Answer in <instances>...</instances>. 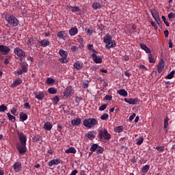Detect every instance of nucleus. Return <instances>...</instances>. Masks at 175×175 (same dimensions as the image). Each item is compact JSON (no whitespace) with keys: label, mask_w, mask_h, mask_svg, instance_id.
<instances>
[{"label":"nucleus","mask_w":175,"mask_h":175,"mask_svg":"<svg viewBox=\"0 0 175 175\" xmlns=\"http://www.w3.org/2000/svg\"><path fill=\"white\" fill-rule=\"evenodd\" d=\"M150 13L154 20H155V21H157V20H159V14H158V11H157V10L155 9L150 10Z\"/></svg>","instance_id":"14"},{"label":"nucleus","mask_w":175,"mask_h":175,"mask_svg":"<svg viewBox=\"0 0 175 175\" xmlns=\"http://www.w3.org/2000/svg\"><path fill=\"white\" fill-rule=\"evenodd\" d=\"M139 47L144 50V51H146V53L147 54H150V53H151V51L150 50V48L148 47L147 45L144 44H139Z\"/></svg>","instance_id":"25"},{"label":"nucleus","mask_w":175,"mask_h":175,"mask_svg":"<svg viewBox=\"0 0 175 175\" xmlns=\"http://www.w3.org/2000/svg\"><path fill=\"white\" fill-rule=\"evenodd\" d=\"M19 117L21 121H27V120H28V115L24 112L21 113Z\"/></svg>","instance_id":"30"},{"label":"nucleus","mask_w":175,"mask_h":175,"mask_svg":"<svg viewBox=\"0 0 175 175\" xmlns=\"http://www.w3.org/2000/svg\"><path fill=\"white\" fill-rule=\"evenodd\" d=\"M85 32L86 33H88V35H92L93 31H92V29H85Z\"/></svg>","instance_id":"54"},{"label":"nucleus","mask_w":175,"mask_h":175,"mask_svg":"<svg viewBox=\"0 0 175 175\" xmlns=\"http://www.w3.org/2000/svg\"><path fill=\"white\" fill-rule=\"evenodd\" d=\"M107 109V104L102 105L99 108L98 110L100 111H103V110H106Z\"/></svg>","instance_id":"49"},{"label":"nucleus","mask_w":175,"mask_h":175,"mask_svg":"<svg viewBox=\"0 0 175 175\" xmlns=\"http://www.w3.org/2000/svg\"><path fill=\"white\" fill-rule=\"evenodd\" d=\"M150 170V165H146L142 168V173H147Z\"/></svg>","instance_id":"40"},{"label":"nucleus","mask_w":175,"mask_h":175,"mask_svg":"<svg viewBox=\"0 0 175 175\" xmlns=\"http://www.w3.org/2000/svg\"><path fill=\"white\" fill-rule=\"evenodd\" d=\"M98 137L102 140H110L111 139V135L109 133L107 129L100 130L98 133Z\"/></svg>","instance_id":"5"},{"label":"nucleus","mask_w":175,"mask_h":175,"mask_svg":"<svg viewBox=\"0 0 175 175\" xmlns=\"http://www.w3.org/2000/svg\"><path fill=\"white\" fill-rule=\"evenodd\" d=\"M71 124L72 125H73V126H77L79 125H80V124H81V118H78L77 119H74L71 121Z\"/></svg>","instance_id":"23"},{"label":"nucleus","mask_w":175,"mask_h":175,"mask_svg":"<svg viewBox=\"0 0 175 175\" xmlns=\"http://www.w3.org/2000/svg\"><path fill=\"white\" fill-rule=\"evenodd\" d=\"M35 42V38H30L27 40V46H32L33 43Z\"/></svg>","instance_id":"34"},{"label":"nucleus","mask_w":175,"mask_h":175,"mask_svg":"<svg viewBox=\"0 0 175 175\" xmlns=\"http://www.w3.org/2000/svg\"><path fill=\"white\" fill-rule=\"evenodd\" d=\"M92 8L94 10H98V9H100L102 8V4L99 2H94L92 4Z\"/></svg>","instance_id":"31"},{"label":"nucleus","mask_w":175,"mask_h":175,"mask_svg":"<svg viewBox=\"0 0 175 175\" xmlns=\"http://www.w3.org/2000/svg\"><path fill=\"white\" fill-rule=\"evenodd\" d=\"M161 18L164 24H165L166 27H169L170 24H169V22H167V21L166 20V17L165 16H162Z\"/></svg>","instance_id":"51"},{"label":"nucleus","mask_w":175,"mask_h":175,"mask_svg":"<svg viewBox=\"0 0 175 175\" xmlns=\"http://www.w3.org/2000/svg\"><path fill=\"white\" fill-rule=\"evenodd\" d=\"M103 42L104 43H105V49H107V50H110V49H113V47H116V46H117L116 41L113 40L111 35L109 33H107L105 36H104Z\"/></svg>","instance_id":"2"},{"label":"nucleus","mask_w":175,"mask_h":175,"mask_svg":"<svg viewBox=\"0 0 175 175\" xmlns=\"http://www.w3.org/2000/svg\"><path fill=\"white\" fill-rule=\"evenodd\" d=\"M175 14L173 12H171L168 14V18H174Z\"/></svg>","instance_id":"59"},{"label":"nucleus","mask_w":175,"mask_h":175,"mask_svg":"<svg viewBox=\"0 0 175 175\" xmlns=\"http://www.w3.org/2000/svg\"><path fill=\"white\" fill-rule=\"evenodd\" d=\"M164 35L165 38H167L169 36V30L164 31Z\"/></svg>","instance_id":"64"},{"label":"nucleus","mask_w":175,"mask_h":175,"mask_svg":"<svg viewBox=\"0 0 175 175\" xmlns=\"http://www.w3.org/2000/svg\"><path fill=\"white\" fill-rule=\"evenodd\" d=\"M100 120H102L103 121H106V120H109V114H107V113H103V114L100 116Z\"/></svg>","instance_id":"44"},{"label":"nucleus","mask_w":175,"mask_h":175,"mask_svg":"<svg viewBox=\"0 0 175 175\" xmlns=\"http://www.w3.org/2000/svg\"><path fill=\"white\" fill-rule=\"evenodd\" d=\"M24 106H25L26 110H31V105H29V103H25Z\"/></svg>","instance_id":"56"},{"label":"nucleus","mask_w":175,"mask_h":175,"mask_svg":"<svg viewBox=\"0 0 175 175\" xmlns=\"http://www.w3.org/2000/svg\"><path fill=\"white\" fill-rule=\"evenodd\" d=\"M16 109L13 108L11 111H10V113L11 114H13V116H16Z\"/></svg>","instance_id":"63"},{"label":"nucleus","mask_w":175,"mask_h":175,"mask_svg":"<svg viewBox=\"0 0 175 175\" xmlns=\"http://www.w3.org/2000/svg\"><path fill=\"white\" fill-rule=\"evenodd\" d=\"M168 44L170 49H173V42H172V40H169Z\"/></svg>","instance_id":"61"},{"label":"nucleus","mask_w":175,"mask_h":175,"mask_svg":"<svg viewBox=\"0 0 175 175\" xmlns=\"http://www.w3.org/2000/svg\"><path fill=\"white\" fill-rule=\"evenodd\" d=\"M163 69H165V61L162 59L159 62V64L157 65V72L161 73Z\"/></svg>","instance_id":"13"},{"label":"nucleus","mask_w":175,"mask_h":175,"mask_svg":"<svg viewBox=\"0 0 175 175\" xmlns=\"http://www.w3.org/2000/svg\"><path fill=\"white\" fill-rule=\"evenodd\" d=\"M124 102H126V103H129V105H139L140 100H139V98H124Z\"/></svg>","instance_id":"8"},{"label":"nucleus","mask_w":175,"mask_h":175,"mask_svg":"<svg viewBox=\"0 0 175 175\" xmlns=\"http://www.w3.org/2000/svg\"><path fill=\"white\" fill-rule=\"evenodd\" d=\"M5 18L10 27H18V24H20V21L17 18H16V16H14V15L6 14L5 15Z\"/></svg>","instance_id":"3"},{"label":"nucleus","mask_w":175,"mask_h":175,"mask_svg":"<svg viewBox=\"0 0 175 175\" xmlns=\"http://www.w3.org/2000/svg\"><path fill=\"white\" fill-rule=\"evenodd\" d=\"M135 117H136V113H133L130 117H129V121H133L135 119Z\"/></svg>","instance_id":"57"},{"label":"nucleus","mask_w":175,"mask_h":175,"mask_svg":"<svg viewBox=\"0 0 175 175\" xmlns=\"http://www.w3.org/2000/svg\"><path fill=\"white\" fill-rule=\"evenodd\" d=\"M148 59L150 64H155V59L153 58L152 54L151 53L148 54Z\"/></svg>","instance_id":"39"},{"label":"nucleus","mask_w":175,"mask_h":175,"mask_svg":"<svg viewBox=\"0 0 175 175\" xmlns=\"http://www.w3.org/2000/svg\"><path fill=\"white\" fill-rule=\"evenodd\" d=\"M59 163H61L59 159H53L49 162V166H55L57 165H59Z\"/></svg>","instance_id":"16"},{"label":"nucleus","mask_w":175,"mask_h":175,"mask_svg":"<svg viewBox=\"0 0 175 175\" xmlns=\"http://www.w3.org/2000/svg\"><path fill=\"white\" fill-rule=\"evenodd\" d=\"M152 27H153V28H154V29H158V25H157V23H155L154 22H151L150 23Z\"/></svg>","instance_id":"58"},{"label":"nucleus","mask_w":175,"mask_h":175,"mask_svg":"<svg viewBox=\"0 0 175 175\" xmlns=\"http://www.w3.org/2000/svg\"><path fill=\"white\" fill-rule=\"evenodd\" d=\"M66 154H76L77 150L74 147H70L65 150Z\"/></svg>","instance_id":"29"},{"label":"nucleus","mask_w":175,"mask_h":175,"mask_svg":"<svg viewBox=\"0 0 175 175\" xmlns=\"http://www.w3.org/2000/svg\"><path fill=\"white\" fill-rule=\"evenodd\" d=\"M59 54L62 58H68V51L63 49L59 51Z\"/></svg>","instance_id":"28"},{"label":"nucleus","mask_w":175,"mask_h":175,"mask_svg":"<svg viewBox=\"0 0 175 175\" xmlns=\"http://www.w3.org/2000/svg\"><path fill=\"white\" fill-rule=\"evenodd\" d=\"M35 98L38 99V100H43V98H44V93L40 92L38 95H36Z\"/></svg>","instance_id":"32"},{"label":"nucleus","mask_w":175,"mask_h":175,"mask_svg":"<svg viewBox=\"0 0 175 175\" xmlns=\"http://www.w3.org/2000/svg\"><path fill=\"white\" fill-rule=\"evenodd\" d=\"M155 149L159 151V152H163V151H165V146H157Z\"/></svg>","instance_id":"47"},{"label":"nucleus","mask_w":175,"mask_h":175,"mask_svg":"<svg viewBox=\"0 0 175 175\" xmlns=\"http://www.w3.org/2000/svg\"><path fill=\"white\" fill-rule=\"evenodd\" d=\"M21 69L17 71L18 75H23V73H27L28 72V64L27 63L23 62L20 63Z\"/></svg>","instance_id":"7"},{"label":"nucleus","mask_w":175,"mask_h":175,"mask_svg":"<svg viewBox=\"0 0 175 175\" xmlns=\"http://www.w3.org/2000/svg\"><path fill=\"white\" fill-rule=\"evenodd\" d=\"M40 44L41 47H47V46H50V41L46 40H42L40 41Z\"/></svg>","instance_id":"27"},{"label":"nucleus","mask_w":175,"mask_h":175,"mask_svg":"<svg viewBox=\"0 0 175 175\" xmlns=\"http://www.w3.org/2000/svg\"><path fill=\"white\" fill-rule=\"evenodd\" d=\"M96 137V132L94 131H89L86 135V137H88V139H90V140H94V139H95Z\"/></svg>","instance_id":"15"},{"label":"nucleus","mask_w":175,"mask_h":175,"mask_svg":"<svg viewBox=\"0 0 175 175\" xmlns=\"http://www.w3.org/2000/svg\"><path fill=\"white\" fill-rule=\"evenodd\" d=\"M57 131L58 132H62V126L61 124L57 125Z\"/></svg>","instance_id":"62"},{"label":"nucleus","mask_w":175,"mask_h":175,"mask_svg":"<svg viewBox=\"0 0 175 175\" xmlns=\"http://www.w3.org/2000/svg\"><path fill=\"white\" fill-rule=\"evenodd\" d=\"M174 73H175V71L172 70L170 74H168L165 77V79H167L168 80H172V79L174 77Z\"/></svg>","instance_id":"33"},{"label":"nucleus","mask_w":175,"mask_h":175,"mask_svg":"<svg viewBox=\"0 0 175 175\" xmlns=\"http://www.w3.org/2000/svg\"><path fill=\"white\" fill-rule=\"evenodd\" d=\"M23 83V80L20 78L17 79L12 85V88H16L17 85H20Z\"/></svg>","instance_id":"26"},{"label":"nucleus","mask_w":175,"mask_h":175,"mask_svg":"<svg viewBox=\"0 0 175 175\" xmlns=\"http://www.w3.org/2000/svg\"><path fill=\"white\" fill-rule=\"evenodd\" d=\"M72 95H73V89H72L71 86H68L64 92V96L69 98Z\"/></svg>","instance_id":"9"},{"label":"nucleus","mask_w":175,"mask_h":175,"mask_svg":"<svg viewBox=\"0 0 175 175\" xmlns=\"http://www.w3.org/2000/svg\"><path fill=\"white\" fill-rule=\"evenodd\" d=\"M83 124L84 126L90 129V128L95 126V125H98V120L95 118H89L88 119H85L83 121Z\"/></svg>","instance_id":"4"},{"label":"nucleus","mask_w":175,"mask_h":175,"mask_svg":"<svg viewBox=\"0 0 175 175\" xmlns=\"http://www.w3.org/2000/svg\"><path fill=\"white\" fill-rule=\"evenodd\" d=\"M14 53L16 55H17V57L21 58V59H23V58H25V52L20 47L15 48Z\"/></svg>","instance_id":"6"},{"label":"nucleus","mask_w":175,"mask_h":175,"mask_svg":"<svg viewBox=\"0 0 175 175\" xmlns=\"http://www.w3.org/2000/svg\"><path fill=\"white\" fill-rule=\"evenodd\" d=\"M7 116L8 117V120L12 122H14L16 121V117L10 114V113H8Z\"/></svg>","instance_id":"36"},{"label":"nucleus","mask_w":175,"mask_h":175,"mask_svg":"<svg viewBox=\"0 0 175 175\" xmlns=\"http://www.w3.org/2000/svg\"><path fill=\"white\" fill-rule=\"evenodd\" d=\"M105 100H111L113 99V96L110 95H106L104 98Z\"/></svg>","instance_id":"55"},{"label":"nucleus","mask_w":175,"mask_h":175,"mask_svg":"<svg viewBox=\"0 0 175 175\" xmlns=\"http://www.w3.org/2000/svg\"><path fill=\"white\" fill-rule=\"evenodd\" d=\"M48 92L49 94H57V89L54 88H50L48 89Z\"/></svg>","instance_id":"43"},{"label":"nucleus","mask_w":175,"mask_h":175,"mask_svg":"<svg viewBox=\"0 0 175 175\" xmlns=\"http://www.w3.org/2000/svg\"><path fill=\"white\" fill-rule=\"evenodd\" d=\"M92 58L95 64H102V57L96 55L95 53H92Z\"/></svg>","instance_id":"12"},{"label":"nucleus","mask_w":175,"mask_h":175,"mask_svg":"<svg viewBox=\"0 0 175 175\" xmlns=\"http://www.w3.org/2000/svg\"><path fill=\"white\" fill-rule=\"evenodd\" d=\"M13 167H14V170H15V172L16 173H18V172L21 171V170L22 169V167H21V162H16L14 165H13Z\"/></svg>","instance_id":"17"},{"label":"nucleus","mask_w":175,"mask_h":175,"mask_svg":"<svg viewBox=\"0 0 175 175\" xmlns=\"http://www.w3.org/2000/svg\"><path fill=\"white\" fill-rule=\"evenodd\" d=\"M68 57H62L59 59L60 64H67L68 63Z\"/></svg>","instance_id":"48"},{"label":"nucleus","mask_w":175,"mask_h":175,"mask_svg":"<svg viewBox=\"0 0 175 175\" xmlns=\"http://www.w3.org/2000/svg\"><path fill=\"white\" fill-rule=\"evenodd\" d=\"M137 146H142L143 142H144V138L143 137H139V139H136Z\"/></svg>","instance_id":"38"},{"label":"nucleus","mask_w":175,"mask_h":175,"mask_svg":"<svg viewBox=\"0 0 175 175\" xmlns=\"http://www.w3.org/2000/svg\"><path fill=\"white\" fill-rule=\"evenodd\" d=\"M70 50L71 51H72V53H76L79 51V47H77V46H72Z\"/></svg>","instance_id":"50"},{"label":"nucleus","mask_w":175,"mask_h":175,"mask_svg":"<svg viewBox=\"0 0 175 175\" xmlns=\"http://www.w3.org/2000/svg\"><path fill=\"white\" fill-rule=\"evenodd\" d=\"M169 121H170V119L169 118V117H166L164 119V126H163V129L165 132V133H167V128L169 126Z\"/></svg>","instance_id":"21"},{"label":"nucleus","mask_w":175,"mask_h":175,"mask_svg":"<svg viewBox=\"0 0 175 175\" xmlns=\"http://www.w3.org/2000/svg\"><path fill=\"white\" fill-rule=\"evenodd\" d=\"M124 131V126H118L115 129V132L116 133H120V132H122Z\"/></svg>","instance_id":"37"},{"label":"nucleus","mask_w":175,"mask_h":175,"mask_svg":"<svg viewBox=\"0 0 175 175\" xmlns=\"http://www.w3.org/2000/svg\"><path fill=\"white\" fill-rule=\"evenodd\" d=\"M67 9H69L72 13H77V12H80V8L77 6H70L66 5Z\"/></svg>","instance_id":"20"},{"label":"nucleus","mask_w":175,"mask_h":175,"mask_svg":"<svg viewBox=\"0 0 175 175\" xmlns=\"http://www.w3.org/2000/svg\"><path fill=\"white\" fill-rule=\"evenodd\" d=\"M46 84H54L55 83V80L51 77H49L46 79Z\"/></svg>","instance_id":"42"},{"label":"nucleus","mask_w":175,"mask_h":175,"mask_svg":"<svg viewBox=\"0 0 175 175\" xmlns=\"http://www.w3.org/2000/svg\"><path fill=\"white\" fill-rule=\"evenodd\" d=\"M97 154H102L103 152V148L102 146H98L97 150H96Z\"/></svg>","instance_id":"52"},{"label":"nucleus","mask_w":175,"mask_h":175,"mask_svg":"<svg viewBox=\"0 0 175 175\" xmlns=\"http://www.w3.org/2000/svg\"><path fill=\"white\" fill-rule=\"evenodd\" d=\"M43 129L45 131H51V129H53V124L50 122H46L44 124Z\"/></svg>","instance_id":"18"},{"label":"nucleus","mask_w":175,"mask_h":175,"mask_svg":"<svg viewBox=\"0 0 175 175\" xmlns=\"http://www.w3.org/2000/svg\"><path fill=\"white\" fill-rule=\"evenodd\" d=\"M98 146L99 145H98V144H92L90 148V151H92V152H95L96 151V150H98Z\"/></svg>","instance_id":"35"},{"label":"nucleus","mask_w":175,"mask_h":175,"mask_svg":"<svg viewBox=\"0 0 175 175\" xmlns=\"http://www.w3.org/2000/svg\"><path fill=\"white\" fill-rule=\"evenodd\" d=\"M117 94H118L121 96H124V98H126V96H128V92H126L125 89H120L118 90Z\"/></svg>","instance_id":"24"},{"label":"nucleus","mask_w":175,"mask_h":175,"mask_svg":"<svg viewBox=\"0 0 175 175\" xmlns=\"http://www.w3.org/2000/svg\"><path fill=\"white\" fill-rule=\"evenodd\" d=\"M41 137H42L40 135H37L32 138V142H33L34 143L36 142H39L40 141Z\"/></svg>","instance_id":"45"},{"label":"nucleus","mask_w":175,"mask_h":175,"mask_svg":"<svg viewBox=\"0 0 175 175\" xmlns=\"http://www.w3.org/2000/svg\"><path fill=\"white\" fill-rule=\"evenodd\" d=\"M6 110H8V107H6V105L3 104L0 106V113H4Z\"/></svg>","instance_id":"46"},{"label":"nucleus","mask_w":175,"mask_h":175,"mask_svg":"<svg viewBox=\"0 0 175 175\" xmlns=\"http://www.w3.org/2000/svg\"><path fill=\"white\" fill-rule=\"evenodd\" d=\"M17 135L20 143L16 144V150L21 155H24L27 152V135L19 131L17 132Z\"/></svg>","instance_id":"1"},{"label":"nucleus","mask_w":175,"mask_h":175,"mask_svg":"<svg viewBox=\"0 0 175 175\" xmlns=\"http://www.w3.org/2000/svg\"><path fill=\"white\" fill-rule=\"evenodd\" d=\"M79 173V171H77V170H74L72 171V172L70 173V175H76Z\"/></svg>","instance_id":"60"},{"label":"nucleus","mask_w":175,"mask_h":175,"mask_svg":"<svg viewBox=\"0 0 175 175\" xmlns=\"http://www.w3.org/2000/svg\"><path fill=\"white\" fill-rule=\"evenodd\" d=\"M53 105H58V102H59V96H55L52 99Z\"/></svg>","instance_id":"41"},{"label":"nucleus","mask_w":175,"mask_h":175,"mask_svg":"<svg viewBox=\"0 0 175 175\" xmlns=\"http://www.w3.org/2000/svg\"><path fill=\"white\" fill-rule=\"evenodd\" d=\"M88 49L89 50H91L92 51H93V53H96V51L95 50V49H94V45L90 44L88 45Z\"/></svg>","instance_id":"53"},{"label":"nucleus","mask_w":175,"mask_h":175,"mask_svg":"<svg viewBox=\"0 0 175 175\" xmlns=\"http://www.w3.org/2000/svg\"><path fill=\"white\" fill-rule=\"evenodd\" d=\"M57 36L59 40H61L62 39H63V40H65V39L68 38V33H66V31H60L57 32Z\"/></svg>","instance_id":"11"},{"label":"nucleus","mask_w":175,"mask_h":175,"mask_svg":"<svg viewBox=\"0 0 175 175\" xmlns=\"http://www.w3.org/2000/svg\"><path fill=\"white\" fill-rule=\"evenodd\" d=\"M68 33L70 35V36H75V35L79 33V29L77 27H72L69 30Z\"/></svg>","instance_id":"22"},{"label":"nucleus","mask_w":175,"mask_h":175,"mask_svg":"<svg viewBox=\"0 0 175 175\" xmlns=\"http://www.w3.org/2000/svg\"><path fill=\"white\" fill-rule=\"evenodd\" d=\"M73 66L77 69V70H81V69H83V62L78 61L74 64Z\"/></svg>","instance_id":"19"},{"label":"nucleus","mask_w":175,"mask_h":175,"mask_svg":"<svg viewBox=\"0 0 175 175\" xmlns=\"http://www.w3.org/2000/svg\"><path fill=\"white\" fill-rule=\"evenodd\" d=\"M0 53H1L3 55H8V53H10V49L8 46L0 45Z\"/></svg>","instance_id":"10"}]
</instances>
